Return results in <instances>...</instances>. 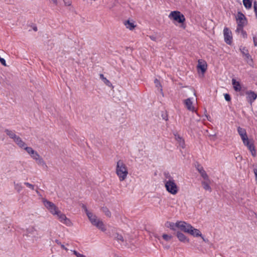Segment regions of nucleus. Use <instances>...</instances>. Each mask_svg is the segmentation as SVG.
I'll list each match as a JSON object with an SVG mask.
<instances>
[{
    "instance_id": "nucleus-1",
    "label": "nucleus",
    "mask_w": 257,
    "mask_h": 257,
    "mask_svg": "<svg viewBox=\"0 0 257 257\" xmlns=\"http://www.w3.org/2000/svg\"><path fill=\"white\" fill-rule=\"evenodd\" d=\"M164 175L165 186L167 191L171 194H176L179 191V188L175 181L169 173H165Z\"/></svg>"
},
{
    "instance_id": "nucleus-2",
    "label": "nucleus",
    "mask_w": 257,
    "mask_h": 257,
    "mask_svg": "<svg viewBox=\"0 0 257 257\" xmlns=\"http://www.w3.org/2000/svg\"><path fill=\"white\" fill-rule=\"evenodd\" d=\"M82 207L84 209L85 212L91 223L102 231H105L106 230V228L103 222L98 219L96 215L89 212L85 205H83Z\"/></svg>"
},
{
    "instance_id": "nucleus-3",
    "label": "nucleus",
    "mask_w": 257,
    "mask_h": 257,
    "mask_svg": "<svg viewBox=\"0 0 257 257\" xmlns=\"http://www.w3.org/2000/svg\"><path fill=\"white\" fill-rule=\"evenodd\" d=\"M168 17L170 20L181 24V27L184 29H185L186 26L184 24V22L186 19L184 16L180 12L178 11H172L170 13Z\"/></svg>"
},
{
    "instance_id": "nucleus-4",
    "label": "nucleus",
    "mask_w": 257,
    "mask_h": 257,
    "mask_svg": "<svg viewBox=\"0 0 257 257\" xmlns=\"http://www.w3.org/2000/svg\"><path fill=\"white\" fill-rule=\"evenodd\" d=\"M116 173L121 181L124 180L128 174L127 168L121 160L117 163Z\"/></svg>"
},
{
    "instance_id": "nucleus-5",
    "label": "nucleus",
    "mask_w": 257,
    "mask_h": 257,
    "mask_svg": "<svg viewBox=\"0 0 257 257\" xmlns=\"http://www.w3.org/2000/svg\"><path fill=\"white\" fill-rule=\"evenodd\" d=\"M42 202L45 207L53 215H55L60 211L54 203L45 198L42 199Z\"/></svg>"
},
{
    "instance_id": "nucleus-6",
    "label": "nucleus",
    "mask_w": 257,
    "mask_h": 257,
    "mask_svg": "<svg viewBox=\"0 0 257 257\" xmlns=\"http://www.w3.org/2000/svg\"><path fill=\"white\" fill-rule=\"evenodd\" d=\"M55 215L57 216L58 220L62 223L64 224L67 226H71L73 225L71 221L68 218L65 214L62 213L60 210Z\"/></svg>"
},
{
    "instance_id": "nucleus-7",
    "label": "nucleus",
    "mask_w": 257,
    "mask_h": 257,
    "mask_svg": "<svg viewBox=\"0 0 257 257\" xmlns=\"http://www.w3.org/2000/svg\"><path fill=\"white\" fill-rule=\"evenodd\" d=\"M24 235L28 237H31L35 240H37L39 238L37 230L32 226H29L26 229Z\"/></svg>"
},
{
    "instance_id": "nucleus-8",
    "label": "nucleus",
    "mask_w": 257,
    "mask_h": 257,
    "mask_svg": "<svg viewBox=\"0 0 257 257\" xmlns=\"http://www.w3.org/2000/svg\"><path fill=\"white\" fill-rule=\"evenodd\" d=\"M224 41L226 44L231 45L232 42V36L231 31L227 28L223 30Z\"/></svg>"
},
{
    "instance_id": "nucleus-9",
    "label": "nucleus",
    "mask_w": 257,
    "mask_h": 257,
    "mask_svg": "<svg viewBox=\"0 0 257 257\" xmlns=\"http://www.w3.org/2000/svg\"><path fill=\"white\" fill-rule=\"evenodd\" d=\"M178 228L181 231L186 233L188 232L190 228H191V226L190 224L186 223L184 221H178L177 222Z\"/></svg>"
},
{
    "instance_id": "nucleus-10",
    "label": "nucleus",
    "mask_w": 257,
    "mask_h": 257,
    "mask_svg": "<svg viewBox=\"0 0 257 257\" xmlns=\"http://www.w3.org/2000/svg\"><path fill=\"white\" fill-rule=\"evenodd\" d=\"M236 21L237 25L241 26H245L247 24V20L244 15L241 12L237 13Z\"/></svg>"
},
{
    "instance_id": "nucleus-11",
    "label": "nucleus",
    "mask_w": 257,
    "mask_h": 257,
    "mask_svg": "<svg viewBox=\"0 0 257 257\" xmlns=\"http://www.w3.org/2000/svg\"><path fill=\"white\" fill-rule=\"evenodd\" d=\"M188 233L194 237H201L204 241H206L201 231L199 229L194 228L192 226H191V228H190Z\"/></svg>"
},
{
    "instance_id": "nucleus-12",
    "label": "nucleus",
    "mask_w": 257,
    "mask_h": 257,
    "mask_svg": "<svg viewBox=\"0 0 257 257\" xmlns=\"http://www.w3.org/2000/svg\"><path fill=\"white\" fill-rule=\"evenodd\" d=\"M242 54L244 56V58L247 63L250 64L252 63V59L248 53V51L245 47L240 48Z\"/></svg>"
},
{
    "instance_id": "nucleus-13",
    "label": "nucleus",
    "mask_w": 257,
    "mask_h": 257,
    "mask_svg": "<svg viewBox=\"0 0 257 257\" xmlns=\"http://www.w3.org/2000/svg\"><path fill=\"white\" fill-rule=\"evenodd\" d=\"M184 103L186 108L189 111H195L196 108L193 104V102L190 98H187L184 101Z\"/></svg>"
},
{
    "instance_id": "nucleus-14",
    "label": "nucleus",
    "mask_w": 257,
    "mask_h": 257,
    "mask_svg": "<svg viewBox=\"0 0 257 257\" xmlns=\"http://www.w3.org/2000/svg\"><path fill=\"white\" fill-rule=\"evenodd\" d=\"M243 144L247 147L248 149L251 153L252 156L255 157L256 155V151L253 144L248 140L247 141V143L245 142Z\"/></svg>"
},
{
    "instance_id": "nucleus-15",
    "label": "nucleus",
    "mask_w": 257,
    "mask_h": 257,
    "mask_svg": "<svg viewBox=\"0 0 257 257\" xmlns=\"http://www.w3.org/2000/svg\"><path fill=\"white\" fill-rule=\"evenodd\" d=\"M176 236L179 240L184 243H189V239L183 233L178 231L176 232Z\"/></svg>"
},
{
    "instance_id": "nucleus-16",
    "label": "nucleus",
    "mask_w": 257,
    "mask_h": 257,
    "mask_svg": "<svg viewBox=\"0 0 257 257\" xmlns=\"http://www.w3.org/2000/svg\"><path fill=\"white\" fill-rule=\"evenodd\" d=\"M207 65L206 62L202 60H199L198 61L197 68L200 69L202 73H204L207 69Z\"/></svg>"
},
{
    "instance_id": "nucleus-17",
    "label": "nucleus",
    "mask_w": 257,
    "mask_h": 257,
    "mask_svg": "<svg viewBox=\"0 0 257 257\" xmlns=\"http://www.w3.org/2000/svg\"><path fill=\"white\" fill-rule=\"evenodd\" d=\"M210 180H203L201 182V184L203 189L206 191H209V192L212 191V189L210 186Z\"/></svg>"
},
{
    "instance_id": "nucleus-18",
    "label": "nucleus",
    "mask_w": 257,
    "mask_h": 257,
    "mask_svg": "<svg viewBox=\"0 0 257 257\" xmlns=\"http://www.w3.org/2000/svg\"><path fill=\"white\" fill-rule=\"evenodd\" d=\"M198 171L200 174L201 177L203 178V180H210L207 174L206 171L204 170L202 167H199L198 168Z\"/></svg>"
},
{
    "instance_id": "nucleus-19",
    "label": "nucleus",
    "mask_w": 257,
    "mask_h": 257,
    "mask_svg": "<svg viewBox=\"0 0 257 257\" xmlns=\"http://www.w3.org/2000/svg\"><path fill=\"white\" fill-rule=\"evenodd\" d=\"M232 84L233 85L234 89L236 91H240L241 90V87L240 83L238 81H236V80L234 79H232Z\"/></svg>"
},
{
    "instance_id": "nucleus-20",
    "label": "nucleus",
    "mask_w": 257,
    "mask_h": 257,
    "mask_svg": "<svg viewBox=\"0 0 257 257\" xmlns=\"http://www.w3.org/2000/svg\"><path fill=\"white\" fill-rule=\"evenodd\" d=\"M175 139L179 143L180 147H181L182 148H185V142L184 140L179 136L178 135H175Z\"/></svg>"
},
{
    "instance_id": "nucleus-21",
    "label": "nucleus",
    "mask_w": 257,
    "mask_h": 257,
    "mask_svg": "<svg viewBox=\"0 0 257 257\" xmlns=\"http://www.w3.org/2000/svg\"><path fill=\"white\" fill-rule=\"evenodd\" d=\"M15 143L21 149H23L27 145L21 138H19L18 140L15 142Z\"/></svg>"
},
{
    "instance_id": "nucleus-22",
    "label": "nucleus",
    "mask_w": 257,
    "mask_h": 257,
    "mask_svg": "<svg viewBox=\"0 0 257 257\" xmlns=\"http://www.w3.org/2000/svg\"><path fill=\"white\" fill-rule=\"evenodd\" d=\"M36 161L37 162V163L39 165L41 166L43 168H47V166L46 164L44 162V160L41 157H40L38 159H37L36 160Z\"/></svg>"
},
{
    "instance_id": "nucleus-23",
    "label": "nucleus",
    "mask_w": 257,
    "mask_h": 257,
    "mask_svg": "<svg viewBox=\"0 0 257 257\" xmlns=\"http://www.w3.org/2000/svg\"><path fill=\"white\" fill-rule=\"evenodd\" d=\"M247 94L248 95L251 103L256 98L257 95L253 91L248 92Z\"/></svg>"
},
{
    "instance_id": "nucleus-24",
    "label": "nucleus",
    "mask_w": 257,
    "mask_h": 257,
    "mask_svg": "<svg viewBox=\"0 0 257 257\" xmlns=\"http://www.w3.org/2000/svg\"><path fill=\"white\" fill-rule=\"evenodd\" d=\"M5 132L6 134V135L8 136H9V137L11 139H12V137L16 134V132L14 130H9V129H6L5 130Z\"/></svg>"
},
{
    "instance_id": "nucleus-25",
    "label": "nucleus",
    "mask_w": 257,
    "mask_h": 257,
    "mask_svg": "<svg viewBox=\"0 0 257 257\" xmlns=\"http://www.w3.org/2000/svg\"><path fill=\"white\" fill-rule=\"evenodd\" d=\"M100 78L103 81V82L107 85L110 86L111 83L110 81L105 78L102 74H100Z\"/></svg>"
},
{
    "instance_id": "nucleus-26",
    "label": "nucleus",
    "mask_w": 257,
    "mask_h": 257,
    "mask_svg": "<svg viewBox=\"0 0 257 257\" xmlns=\"http://www.w3.org/2000/svg\"><path fill=\"white\" fill-rule=\"evenodd\" d=\"M243 4L246 9H250L252 5L250 0H243Z\"/></svg>"
},
{
    "instance_id": "nucleus-27",
    "label": "nucleus",
    "mask_w": 257,
    "mask_h": 257,
    "mask_svg": "<svg viewBox=\"0 0 257 257\" xmlns=\"http://www.w3.org/2000/svg\"><path fill=\"white\" fill-rule=\"evenodd\" d=\"M14 188L19 193L22 190L23 187L21 183H16V182H14Z\"/></svg>"
},
{
    "instance_id": "nucleus-28",
    "label": "nucleus",
    "mask_w": 257,
    "mask_h": 257,
    "mask_svg": "<svg viewBox=\"0 0 257 257\" xmlns=\"http://www.w3.org/2000/svg\"><path fill=\"white\" fill-rule=\"evenodd\" d=\"M30 155L34 153L35 150L30 147H27V145L25 146V147L23 148Z\"/></svg>"
},
{
    "instance_id": "nucleus-29",
    "label": "nucleus",
    "mask_w": 257,
    "mask_h": 257,
    "mask_svg": "<svg viewBox=\"0 0 257 257\" xmlns=\"http://www.w3.org/2000/svg\"><path fill=\"white\" fill-rule=\"evenodd\" d=\"M162 237L165 241H169L172 239L173 236L171 235L164 233L162 235Z\"/></svg>"
},
{
    "instance_id": "nucleus-30",
    "label": "nucleus",
    "mask_w": 257,
    "mask_h": 257,
    "mask_svg": "<svg viewBox=\"0 0 257 257\" xmlns=\"http://www.w3.org/2000/svg\"><path fill=\"white\" fill-rule=\"evenodd\" d=\"M102 211L108 217H110L111 213L108 210V209L106 207H102Z\"/></svg>"
},
{
    "instance_id": "nucleus-31",
    "label": "nucleus",
    "mask_w": 257,
    "mask_h": 257,
    "mask_svg": "<svg viewBox=\"0 0 257 257\" xmlns=\"http://www.w3.org/2000/svg\"><path fill=\"white\" fill-rule=\"evenodd\" d=\"M30 156L31 158L35 161L40 157L39 154L35 151L34 152V153L31 154Z\"/></svg>"
},
{
    "instance_id": "nucleus-32",
    "label": "nucleus",
    "mask_w": 257,
    "mask_h": 257,
    "mask_svg": "<svg viewBox=\"0 0 257 257\" xmlns=\"http://www.w3.org/2000/svg\"><path fill=\"white\" fill-rule=\"evenodd\" d=\"M240 137L241 138V140L243 142V143H245V142L247 143V141H248L249 140L248 139V137L246 135V133H245V135H241Z\"/></svg>"
},
{
    "instance_id": "nucleus-33",
    "label": "nucleus",
    "mask_w": 257,
    "mask_h": 257,
    "mask_svg": "<svg viewBox=\"0 0 257 257\" xmlns=\"http://www.w3.org/2000/svg\"><path fill=\"white\" fill-rule=\"evenodd\" d=\"M240 137L241 138V140L243 142V143H245V142L247 143V141H248L249 140L248 139V137L246 135V133H245V135H241Z\"/></svg>"
},
{
    "instance_id": "nucleus-34",
    "label": "nucleus",
    "mask_w": 257,
    "mask_h": 257,
    "mask_svg": "<svg viewBox=\"0 0 257 257\" xmlns=\"http://www.w3.org/2000/svg\"><path fill=\"white\" fill-rule=\"evenodd\" d=\"M55 242L58 245H60L62 249L65 250L66 251H67L68 250V248H66L64 244H62L61 242L58 239H56L55 240Z\"/></svg>"
},
{
    "instance_id": "nucleus-35",
    "label": "nucleus",
    "mask_w": 257,
    "mask_h": 257,
    "mask_svg": "<svg viewBox=\"0 0 257 257\" xmlns=\"http://www.w3.org/2000/svg\"><path fill=\"white\" fill-rule=\"evenodd\" d=\"M170 228L173 230H176V228H178L177 222L175 223H170L169 225Z\"/></svg>"
},
{
    "instance_id": "nucleus-36",
    "label": "nucleus",
    "mask_w": 257,
    "mask_h": 257,
    "mask_svg": "<svg viewBox=\"0 0 257 257\" xmlns=\"http://www.w3.org/2000/svg\"><path fill=\"white\" fill-rule=\"evenodd\" d=\"M237 131L240 136L241 135H245V133H246L245 130L240 127L237 128Z\"/></svg>"
},
{
    "instance_id": "nucleus-37",
    "label": "nucleus",
    "mask_w": 257,
    "mask_h": 257,
    "mask_svg": "<svg viewBox=\"0 0 257 257\" xmlns=\"http://www.w3.org/2000/svg\"><path fill=\"white\" fill-rule=\"evenodd\" d=\"M71 251L73 253V254L74 255H75L77 257H86L85 255H84V254H81L80 253H79L78 252H77L76 250H71Z\"/></svg>"
},
{
    "instance_id": "nucleus-38",
    "label": "nucleus",
    "mask_w": 257,
    "mask_h": 257,
    "mask_svg": "<svg viewBox=\"0 0 257 257\" xmlns=\"http://www.w3.org/2000/svg\"><path fill=\"white\" fill-rule=\"evenodd\" d=\"M24 184L27 186L28 187L30 188L31 189L34 190H35V186L34 185H32L28 182H25Z\"/></svg>"
},
{
    "instance_id": "nucleus-39",
    "label": "nucleus",
    "mask_w": 257,
    "mask_h": 257,
    "mask_svg": "<svg viewBox=\"0 0 257 257\" xmlns=\"http://www.w3.org/2000/svg\"><path fill=\"white\" fill-rule=\"evenodd\" d=\"M154 82H155V85H156V86L157 87H158V88H159V87H162L161 85V84H160V83L159 81L157 79H156L155 80ZM160 90H161V91H162V88H160Z\"/></svg>"
},
{
    "instance_id": "nucleus-40",
    "label": "nucleus",
    "mask_w": 257,
    "mask_h": 257,
    "mask_svg": "<svg viewBox=\"0 0 257 257\" xmlns=\"http://www.w3.org/2000/svg\"><path fill=\"white\" fill-rule=\"evenodd\" d=\"M244 26H241L237 25V27L236 30V32L237 33L241 32L242 31H243V28Z\"/></svg>"
},
{
    "instance_id": "nucleus-41",
    "label": "nucleus",
    "mask_w": 257,
    "mask_h": 257,
    "mask_svg": "<svg viewBox=\"0 0 257 257\" xmlns=\"http://www.w3.org/2000/svg\"><path fill=\"white\" fill-rule=\"evenodd\" d=\"M0 62L4 66H6V62L5 59L4 58H3L1 57H0Z\"/></svg>"
},
{
    "instance_id": "nucleus-42",
    "label": "nucleus",
    "mask_w": 257,
    "mask_h": 257,
    "mask_svg": "<svg viewBox=\"0 0 257 257\" xmlns=\"http://www.w3.org/2000/svg\"><path fill=\"white\" fill-rule=\"evenodd\" d=\"M253 8H254V12L255 13L256 17H257V2H254Z\"/></svg>"
},
{
    "instance_id": "nucleus-43",
    "label": "nucleus",
    "mask_w": 257,
    "mask_h": 257,
    "mask_svg": "<svg viewBox=\"0 0 257 257\" xmlns=\"http://www.w3.org/2000/svg\"><path fill=\"white\" fill-rule=\"evenodd\" d=\"M20 138L19 136H17L16 134L14 135V136L12 137L11 139L13 140L14 142H15L17 140H18V139Z\"/></svg>"
},
{
    "instance_id": "nucleus-44",
    "label": "nucleus",
    "mask_w": 257,
    "mask_h": 257,
    "mask_svg": "<svg viewBox=\"0 0 257 257\" xmlns=\"http://www.w3.org/2000/svg\"><path fill=\"white\" fill-rule=\"evenodd\" d=\"M116 239L118 241H123V238L122 235L117 234Z\"/></svg>"
},
{
    "instance_id": "nucleus-45",
    "label": "nucleus",
    "mask_w": 257,
    "mask_h": 257,
    "mask_svg": "<svg viewBox=\"0 0 257 257\" xmlns=\"http://www.w3.org/2000/svg\"><path fill=\"white\" fill-rule=\"evenodd\" d=\"M136 27L134 23L130 22V30H133Z\"/></svg>"
},
{
    "instance_id": "nucleus-46",
    "label": "nucleus",
    "mask_w": 257,
    "mask_h": 257,
    "mask_svg": "<svg viewBox=\"0 0 257 257\" xmlns=\"http://www.w3.org/2000/svg\"><path fill=\"white\" fill-rule=\"evenodd\" d=\"M224 98L225 99V100L227 101H229L230 100V95L228 94H224Z\"/></svg>"
},
{
    "instance_id": "nucleus-47",
    "label": "nucleus",
    "mask_w": 257,
    "mask_h": 257,
    "mask_svg": "<svg viewBox=\"0 0 257 257\" xmlns=\"http://www.w3.org/2000/svg\"><path fill=\"white\" fill-rule=\"evenodd\" d=\"M65 5L66 6H69L71 5V3L69 1L64 0Z\"/></svg>"
},
{
    "instance_id": "nucleus-48",
    "label": "nucleus",
    "mask_w": 257,
    "mask_h": 257,
    "mask_svg": "<svg viewBox=\"0 0 257 257\" xmlns=\"http://www.w3.org/2000/svg\"><path fill=\"white\" fill-rule=\"evenodd\" d=\"M241 33V35H242V37L244 38H246L247 37V34H246V33L244 30L242 31Z\"/></svg>"
},
{
    "instance_id": "nucleus-49",
    "label": "nucleus",
    "mask_w": 257,
    "mask_h": 257,
    "mask_svg": "<svg viewBox=\"0 0 257 257\" xmlns=\"http://www.w3.org/2000/svg\"><path fill=\"white\" fill-rule=\"evenodd\" d=\"M253 41L254 45L255 46H257V37H253Z\"/></svg>"
},
{
    "instance_id": "nucleus-50",
    "label": "nucleus",
    "mask_w": 257,
    "mask_h": 257,
    "mask_svg": "<svg viewBox=\"0 0 257 257\" xmlns=\"http://www.w3.org/2000/svg\"><path fill=\"white\" fill-rule=\"evenodd\" d=\"M124 25L125 26L126 28H128V20H125L124 22Z\"/></svg>"
},
{
    "instance_id": "nucleus-51",
    "label": "nucleus",
    "mask_w": 257,
    "mask_h": 257,
    "mask_svg": "<svg viewBox=\"0 0 257 257\" xmlns=\"http://www.w3.org/2000/svg\"><path fill=\"white\" fill-rule=\"evenodd\" d=\"M253 172L254 173V175L255 176V178L257 177V169H253Z\"/></svg>"
},
{
    "instance_id": "nucleus-52",
    "label": "nucleus",
    "mask_w": 257,
    "mask_h": 257,
    "mask_svg": "<svg viewBox=\"0 0 257 257\" xmlns=\"http://www.w3.org/2000/svg\"><path fill=\"white\" fill-rule=\"evenodd\" d=\"M52 1L54 4H55V5H57V4H58L57 0H52Z\"/></svg>"
},
{
    "instance_id": "nucleus-53",
    "label": "nucleus",
    "mask_w": 257,
    "mask_h": 257,
    "mask_svg": "<svg viewBox=\"0 0 257 257\" xmlns=\"http://www.w3.org/2000/svg\"><path fill=\"white\" fill-rule=\"evenodd\" d=\"M150 38L151 40H153V41H156V38L154 36H150Z\"/></svg>"
},
{
    "instance_id": "nucleus-54",
    "label": "nucleus",
    "mask_w": 257,
    "mask_h": 257,
    "mask_svg": "<svg viewBox=\"0 0 257 257\" xmlns=\"http://www.w3.org/2000/svg\"><path fill=\"white\" fill-rule=\"evenodd\" d=\"M36 192L38 195H40V193L38 190H36Z\"/></svg>"
},
{
    "instance_id": "nucleus-55",
    "label": "nucleus",
    "mask_w": 257,
    "mask_h": 257,
    "mask_svg": "<svg viewBox=\"0 0 257 257\" xmlns=\"http://www.w3.org/2000/svg\"><path fill=\"white\" fill-rule=\"evenodd\" d=\"M33 30H34L35 31H37V27H34V28H33Z\"/></svg>"
}]
</instances>
